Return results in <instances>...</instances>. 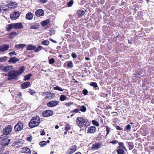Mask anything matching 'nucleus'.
Masks as SVG:
<instances>
[{
    "mask_svg": "<svg viewBox=\"0 0 154 154\" xmlns=\"http://www.w3.org/2000/svg\"><path fill=\"white\" fill-rule=\"evenodd\" d=\"M32 140V136H30L29 137H28L27 138V140L29 141H31Z\"/></svg>",
    "mask_w": 154,
    "mask_h": 154,
    "instance_id": "4d7b16f0",
    "label": "nucleus"
},
{
    "mask_svg": "<svg viewBox=\"0 0 154 154\" xmlns=\"http://www.w3.org/2000/svg\"><path fill=\"white\" fill-rule=\"evenodd\" d=\"M12 127L11 125H8L4 128L3 133L4 134L7 135L9 134L12 131Z\"/></svg>",
    "mask_w": 154,
    "mask_h": 154,
    "instance_id": "39448f33",
    "label": "nucleus"
},
{
    "mask_svg": "<svg viewBox=\"0 0 154 154\" xmlns=\"http://www.w3.org/2000/svg\"><path fill=\"white\" fill-rule=\"evenodd\" d=\"M54 60L53 58H51L49 60V63L50 64H52L54 63Z\"/></svg>",
    "mask_w": 154,
    "mask_h": 154,
    "instance_id": "a18cd8bd",
    "label": "nucleus"
},
{
    "mask_svg": "<svg viewBox=\"0 0 154 154\" xmlns=\"http://www.w3.org/2000/svg\"><path fill=\"white\" fill-rule=\"evenodd\" d=\"M79 111V110L78 109H75L74 110L70 112V113H71L72 112H75V113H76L78 112Z\"/></svg>",
    "mask_w": 154,
    "mask_h": 154,
    "instance_id": "8fccbe9b",
    "label": "nucleus"
},
{
    "mask_svg": "<svg viewBox=\"0 0 154 154\" xmlns=\"http://www.w3.org/2000/svg\"><path fill=\"white\" fill-rule=\"evenodd\" d=\"M8 59V57L6 56L0 57V62H5Z\"/></svg>",
    "mask_w": 154,
    "mask_h": 154,
    "instance_id": "473e14b6",
    "label": "nucleus"
},
{
    "mask_svg": "<svg viewBox=\"0 0 154 154\" xmlns=\"http://www.w3.org/2000/svg\"><path fill=\"white\" fill-rule=\"evenodd\" d=\"M86 109L85 106H82L80 107V110L82 112H85L86 111Z\"/></svg>",
    "mask_w": 154,
    "mask_h": 154,
    "instance_id": "58836bf2",
    "label": "nucleus"
},
{
    "mask_svg": "<svg viewBox=\"0 0 154 154\" xmlns=\"http://www.w3.org/2000/svg\"><path fill=\"white\" fill-rule=\"evenodd\" d=\"M29 92L31 95H33L35 94V92L34 91L31 90L30 89H29Z\"/></svg>",
    "mask_w": 154,
    "mask_h": 154,
    "instance_id": "09e8293b",
    "label": "nucleus"
},
{
    "mask_svg": "<svg viewBox=\"0 0 154 154\" xmlns=\"http://www.w3.org/2000/svg\"><path fill=\"white\" fill-rule=\"evenodd\" d=\"M17 6V4L14 2H11L8 5V7L10 9H14Z\"/></svg>",
    "mask_w": 154,
    "mask_h": 154,
    "instance_id": "2eb2a0df",
    "label": "nucleus"
},
{
    "mask_svg": "<svg viewBox=\"0 0 154 154\" xmlns=\"http://www.w3.org/2000/svg\"><path fill=\"white\" fill-rule=\"evenodd\" d=\"M20 15V12L18 11H14L10 15V18L12 20H16Z\"/></svg>",
    "mask_w": 154,
    "mask_h": 154,
    "instance_id": "0eeeda50",
    "label": "nucleus"
},
{
    "mask_svg": "<svg viewBox=\"0 0 154 154\" xmlns=\"http://www.w3.org/2000/svg\"><path fill=\"white\" fill-rule=\"evenodd\" d=\"M42 94L43 96H44L45 95H46V92H42Z\"/></svg>",
    "mask_w": 154,
    "mask_h": 154,
    "instance_id": "338daca9",
    "label": "nucleus"
},
{
    "mask_svg": "<svg viewBox=\"0 0 154 154\" xmlns=\"http://www.w3.org/2000/svg\"><path fill=\"white\" fill-rule=\"evenodd\" d=\"M118 142V141L117 140H115L110 141V142H109V143L113 144H115Z\"/></svg>",
    "mask_w": 154,
    "mask_h": 154,
    "instance_id": "3c124183",
    "label": "nucleus"
},
{
    "mask_svg": "<svg viewBox=\"0 0 154 154\" xmlns=\"http://www.w3.org/2000/svg\"><path fill=\"white\" fill-rule=\"evenodd\" d=\"M47 142L45 141H42L39 143V145L41 147H43L47 145Z\"/></svg>",
    "mask_w": 154,
    "mask_h": 154,
    "instance_id": "2f4dec72",
    "label": "nucleus"
},
{
    "mask_svg": "<svg viewBox=\"0 0 154 154\" xmlns=\"http://www.w3.org/2000/svg\"><path fill=\"white\" fill-rule=\"evenodd\" d=\"M33 17V14L31 12H29L26 14V19L28 20H32Z\"/></svg>",
    "mask_w": 154,
    "mask_h": 154,
    "instance_id": "4be33fe9",
    "label": "nucleus"
},
{
    "mask_svg": "<svg viewBox=\"0 0 154 154\" xmlns=\"http://www.w3.org/2000/svg\"><path fill=\"white\" fill-rule=\"evenodd\" d=\"M131 125L128 124L126 126V128L128 130H130L131 129Z\"/></svg>",
    "mask_w": 154,
    "mask_h": 154,
    "instance_id": "864d4df0",
    "label": "nucleus"
},
{
    "mask_svg": "<svg viewBox=\"0 0 154 154\" xmlns=\"http://www.w3.org/2000/svg\"><path fill=\"white\" fill-rule=\"evenodd\" d=\"M88 93L87 90L86 89H84L83 91V93L85 95H86Z\"/></svg>",
    "mask_w": 154,
    "mask_h": 154,
    "instance_id": "6e6d98bb",
    "label": "nucleus"
},
{
    "mask_svg": "<svg viewBox=\"0 0 154 154\" xmlns=\"http://www.w3.org/2000/svg\"><path fill=\"white\" fill-rule=\"evenodd\" d=\"M9 55L10 56H12L13 55H17V53L15 51H13L10 53L9 54Z\"/></svg>",
    "mask_w": 154,
    "mask_h": 154,
    "instance_id": "c03bdc74",
    "label": "nucleus"
},
{
    "mask_svg": "<svg viewBox=\"0 0 154 154\" xmlns=\"http://www.w3.org/2000/svg\"><path fill=\"white\" fill-rule=\"evenodd\" d=\"M9 78L8 79L9 80L13 79H15L18 75V74L17 70H12L8 72Z\"/></svg>",
    "mask_w": 154,
    "mask_h": 154,
    "instance_id": "7ed1b4c3",
    "label": "nucleus"
},
{
    "mask_svg": "<svg viewBox=\"0 0 154 154\" xmlns=\"http://www.w3.org/2000/svg\"><path fill=\"white\" fill-rule=\"evenodd\" d=\"M14 29H20L23 28V26L21 23H14Z\"/></svg>",
    "mask_w": 154,
    "mask_h": 154,
    "instance_id": "4468645a",
    "label": "nucleus"
},
{
    "mask_svg": "<svg viewBox=\"0 0 154 154\" xmlns=\"http://www.w3.org/2000/svg\"><path fill=\"white\" fill-rule=\"evenodd\" d=\"M66 99V97L63 95H61L60 97V99L61 101H63Z\"/></svg>",
    "mask_w": 154,
    "mask_h": 154,
    "instance_id": "e433bc0d",
    "label": "nucleus"
},
{
    "mask_svg": "<svg viewBox=\"0 0 154 154\" xmlns=\"http://www.w3.org/2000/svg\"><path fill=\"white\" fill-rule=\"evenodd\" d=\"M30 83L29 82H25L21 85V87L22 89H25L28 88L30 86Z\"/></svg>",
    "mask_w": 154,
    "mask_h": 154,
    "instance_id": "412c9836",
    "label": "nucleus"
},
{
    "mask_svg": "<svg viewBox=\"0 0 154 154\" xmlns=\"http://www.w3.org/2000/svg\"><path fill=\"white\" fill-rule=\"evenodd\" d=\"M67 66L70 68L72 67L73 66V63L72 62L69 61L68 63Z\"/></svg>",
    "mask_w": 154,
    "mask_h": 154,
    "instance_id": "37998d69",
    "label": "nucleus"
},
{
    "mask_svg": "<svg viewBox=\"0 0 154 154\" xmlns=\"http://www.w3.org/2000/svg\"><path fill=\"white\" fill-rule=\"evenodd\" d=\"M107 95H108L107 94H104V93H103V94L101 93V95H100V96H102V97H106L107 96Z\"/></svg>",
    "mask_w": 154,
    "mask_h": 154,
    "instance_id": "bf43d9fd",
    "label": "nucleus"
},
{
    "mask_svg": "<svg viewBox=\"0 0 154 154\" xmlns=\"http://www.w3.org/2000/svg\"><path fill=\"white\" fill-rule=\"evenodd\" d=\"M40 2L43 3H45L47 2V0H39Z\"/></svg>",
    "mask_w": 154,
    "mask_h": 154,
    "instance_id": "052dcab7",
    "label": "nucleus"
},
{
    "mask_svg": "<svg viewBox=\"0 0 154 154\" xmlns=\"http://www.w3.org/2000/svg\"><path fill=\"white\" fill-rule=\"evenodd\" d=\"M50 22L49 19H47L46 20L43 21L41 23V25L43 26H44L48 24Z\"/></svg>",
    "mask_w": 154,
    "mask_h": 154,
    "instance_id": "c85d7f7f",
    "label": "nucleus"
},
{
    "mask_svg": "<svg viewBox=\"0 0 154 154\" xmlns=\"http://www.w3.org/2000/svg\"><path fill=\"white\" fill-rule=\"evenodd\" d=\"M26 46V44H18L15 46V48H17V49L18 50L20 48H25Z\"/></svg>",
    "mask_w": 154,
    "mask_h": 154,
    "instance_id": "5701e85b",
    "label": "nucleus"
},
{
    "mask_svg": "<svg viewBox=\"0 0 154 154\" xmlns=\"http://www.w3.org/2000/svg\"><path fill=\"white\" fill-rule=\"evenodd\" d=\"M73 1L72 0H71L70 1V2L68 3V7H71L72 6V5L73 4Z\"/></svg>",
    "mask_w": 154,
    "mask_h": 154,
    "instance_id": "de8ad7c7",
    "label": "nucleus"
},
{
    "mask_svg": "<svg viewBox=\"0 0 154 154\" xmlns=\"http://www.w3.org/2000/svg\"><path fill=\"white\" fill-rule=\"evenodd\" d=\"M90 85L93 87L94 88H96L98 87L97 83L95 82H91L90 83Z\"/></svg>",
    "mask_w": 154,
    "mask_h": 154,
    "instance_id": "c756f323",
    "label": "nucleus"
},
{
    "mask_svg": "<svg viewBox=\"0 0 154 154\" xmlns=\"http://www.w3.org/2000/svg\"><path fill=\"white\" fill-rule=\"evenodd\" d=\"M1 143L2 145L5 146L8 145L10 141V140L6 137H4L3 135L1 136L0 137Z\"/></svg>",
    "mask_w": 154,
    "mask_h": 154,
    "instance_id": "423d86ee",
    "label": "nucleus"
},
{
    "mask_svg": "<svg viewBox=\"0 0 154 154\" xmlns=\"http://www.w3.org/2000/svg\"><path fill=\"white\" fill-rule=\"evenodd\" d=\"M101 144L100 143H97L93 144L92 146L91 149L96 150L100 148L101 147Z\"/></svg>",
    "mask_w": 154,
    "mask_h": 154,
    "instance_id": "f8f14e48",
    "label": "nucleus"
},
{
    "mask_svg": "<svg viewBox=\"0 0 154 154\" xmlns=\"http://www.w3.org/2000/svg\"><path fill=\"white\" fill-rule=\"evenodd\" d=\"M74 152V151L70 149L68 150L67 153L68 154H70L73 153Z\"/></svg>",
    "mask_w": 154,
    "mask_h": 154,
    "instance_id": "603ef678",
    "label": "nucleus"
},
{
    "mask_svg": "<svg viewBox=\"0 0 154 154\" xmlns=\"http://www.w3.org/2000/svg\"><path fill=\"white\" fill-rule=\"evenodd\" d=\"M71 149L72 150V151L75 152L76 150L77 149V147L75 146V145H74L73 146H72L71 148L70 149Z\"/></svg>",
    "mask_w": 154,
    "mask_h": 154,
    "instance_id": "49530a36",
    "label": "nucleus"
},
{
    "mask_svg": "<svg viewBox=\"0 0 154 154\" xmlns=\"http://www.w3.org/2000/svg\"><path fill=\"white\" fill-rule=\"evenodd\" d=\"M96 128L94 126L89 127L88 128V131L90 133H94L95 132Z\"/></svg>",
    "mask_w": 154,
    "mask_h": 154,
    "instance_id": "dca6fc26",
    "label": "nucleus"
},
{
    "mask_svg": "<svg viewBox=\"0 0 154 154\" xmlns=\"http://www.w3.org/2000/svg\"><path fill=\"white\" fill-rule=\"evenodd\" d=\"M92 122L93 124L96 126H99V124L98 122L96 120H93L92 121Z\"/></svg>",
    "mask_w": 154,
    "mask_h": 154,
    "instance_id": "f704fd0d",
    "label": "nucleus"
},
{
    "mask_svg": "<svg viewBox=\"0 0 154 154\" xmlns=\"http://www.w3.org/2000/svg\"><path fill=\"white\" fill-rule=\"evenodd\" d=\"M118 143L119 146H118L117 149H121L125 150H126V148L124 146L123 143L121 142H119Z\"/></svg>",
    "mask_w": 154,
    "mask_h": 154,
    "instance_id": "393cba45",
    "label": "nucleus"
},
{
    "mask_svg": "<svg viewBox=\"0 0 154 154\" xmlns=\"http://www.w3.org/2000/svg\"><path fill=\"white\" fill-rule=\"evenodd\" d=\"M26 67L24 66H22L20 68L19 70H17V72H18V75H20L22 74L25 70Z\"/></svg>",
    "mask_w": 154,
    "mask_h": 154,
    "instance_id": "aec40b11",
    "label": "nucleus"
},
{
    "mask_svg": "<svg viewBox=\"0 0 154 154\" xmlns=\"http://www.w3.org/2000/svg\"><path fill=\"white\" fill-rule=\"evenodd\" d=\"M49 40L52 41V42H55V43H56V41H54L51 38V39H49Z\"/></svg>",
    "mask_w": 154,
    "mask_h": 154,
    "instance_id": "69168bd1",
    "label": "nucleus"
},
{
    "mask_svg": "<svg viewBox=\"0 0 154 154\" xmlns=\"http://www.w3.org/2000/svg\"><path fill=\"white\" fill-rule=\"evenodd\" d=\"M23 124L21 122H19L14 127L15 131H19L22 130L23 128Z\"/></svg>",
    "mask_w": 154,
    "mask_h": 154,
    "instance_id": "20e7f679",
    "label": "nucleus"
},
{
    "mask_svg": "<svg viewBox=\"0 0 154 154\" xmlns=\"http://www.w3.org/2000/svg\"><path fill=\"white\" fill-rule=\"evenodd\" d=\"M36 48V46L33 45L32 44H29L27 45L26 49L27 50L30 51L35 49Z\"/></svg>",
    "mask_w": 154,
    "mask_h": 154,
    "instance_id": "6ab92c4d",
    "label": "nucleus"
},
{
    "mask_svg": "<svg viewBox=\"0 0 154 154\" xmlns=\"http://www.w3.org/2000/svg\"><path fill=\"white\" fill-rule=\"evenodd\" d=\"M59 103L58 101L56 100H51L49 102L47 103L48 106L52 107L55 106Z\"/></svg>",
    "mask_w": 154,
    "mask_h": 154,
    "instance_id": "9d476101",
    "label": "nucleus"
},
{
    "mask_svg": "<svg viewBox=\"0 0 154 154\" xmlns=\"http://www.w3.org/2000/svg\"><path fill=\"white\" fill-rule=\"evenodd\" d=\"M13 28L14 29V23H11L7 25L6 29L8 30H10Z\"/></svg>",
    "mask_w": 154,
    "mask_h": 154,
    "instance_id": "a878e982",
    "label": "nucleus"
},
{
    "mask_svg": "<svg viewBox=\"0 0 154 154\" xmlns=\"http://www.w3.org/2000/svg\"><path fill=\"white\" fill-rule=\"evenodd\" d=\"M116 128L119 130H121L122 129L119 126H117Z\"/></svg>",
    "mask_w": 154,
    "mask_h": 154,
    "instance_id": "680f3d73",
    "label": "nucleus"
},
{
    "mask_svg": "<svg viewBox=\"0 0 154 154\" xmlns=\"http://www.w3.org/2000/svg\"><path fill=\"white\" fill-rule=\"evenodd\" d=\"M85 11L83 10H78L77 12L78 15L79 17H81L82 16L85 14Z\"/></svg>",
    "mask_w": 154,
    "mask_h": 154,
    "instance_id": "cd10ccee",
    "label": "nucleus"
},
{
    "mask_svg": "<svg viewBox=\"0 0 154 154\" xmlns=\"http://www.w3.org/2000/svg\"><path fill=\"white\" fill-rule=\"evenodd\" d=\"M73 103V102H69L68 103H66L65 104V105L66 106H70Z\"/></svg>",
    "mask_w": 154,
    "mask_h": 154,
    "instance_id": "5fc2aeb1",
    "label": "nucleus"
},
{
    "mask_svg": "<svg viewBox=\"0 0 154 154\" xmlns=\"http://www.w3.org/2000/svg\"><path fill=\"white\" fill-rule=\"evenodd\" d=\"M53 114V112L51 110H48L44 111L42 114V116L45 117H48L51 116Z\"/></svg>",
    "mask_w": 154,
    "mask_h": 154,
    "instance_id": "6e6552de",
    "label": "nucleus"
},
{
    "mask_svg": "<svg viewBox=\"0 0 154 154\" xmlns=\"http://www.w3.org/2000/svg\"><path fill=\"white\" fill-rule=\"evenodd\" d=\"M85 59L86 60H90V58H88V57H86L85 58Z\"/></svg>",
    "mask_w": 154,
    "mask_h": 154,
    "instance_id": "774afa93",
    "label": "nucleus"
},
{
    "mask_svg": "<svg viewBox=\"0 0 154 154\" xmlns=\"http://www.w3.org/2000/svg\"><path fill=\"white\" fill-rule=\"evenodd\" d=\"M30 26L29 27L30 29H37L39 28L40 26L39 23L37 22L32 23L30 24Z\"/></svg>",
    "mask_w": 154,
    "mask_h": 154,
    "instance_id": "1a4fd4ad",
    "label": "nucleus"
},
{
    "mask_svg": "<svg viewBox=\"0 0 154 154\" xmlns=\"http://www.w3.org/2000/svg\"><path fill=\"white\" fill-rule=\"evenodd\" d=\"M70 128V127L69 125H65V130L67 131L69 130Z\"/></svg>",
    "mask_w": 154,
    "mask_h": 154,
    "instance_id": "79ce46f5",
    "label": "nucleus"
},
{
    "mask_svg": "<svg viewBox=\"0 0 154 154\" xmlns=\"http://www.w3.org/2000/svg\"><path fill=\"white\" fill-rule=\"evenodd\" d=\"M45 132L43 131H42V133H41L40 134L41 135H45Z\"/></svg>",
    "mask_w": 154,
    "mask_h": 154,
    "instance_id": "0e129e2a",
    "label": "nucleus"
},
{
    "mask_svg": "<svg viewBox=\"0 0 154 154\" xmlns=\"http://www.w3.org/2000/svg\"><path fill=\"white\" fill-rule=\"evenodd\" d=\"M13 69V66H6L3 67L2 69V71H4L5 72H10L12 71V69Z\"/></svg>",
    "mask_w": 154,
    "mask_h": 154,
    "instance_id": "9b49d317",
    "label": "nucleus"
},
{
    "mask_svg": "<svg viewBox=\"0 0 154 154\" xmlns=\"http://www.w3.org/2000/svg\"><path fill=\"white\" fill-rule=\"evenodd\" d=\"M40 122V119L38 116L33 117L29 123L30 127L33 128L38 126Z\"/></svg>",
    "mask_w": 154,
    "mask_h": 154,
    "instance_id": "f03ea898",
    "label": "nucleus"
},
{
    "mask_svg": "<svg viewBox=\"0 0 154 154\" xmlns=\"http://www.w3.org/2000/svg\"><path fill=\"white\" fill-rule=\"evenodd\" d=\"M44 13V10H36L35 14L37 17H40L43 15Z\"/></svg>",
    "mask_w": 154,
    "mask_h": 154,
    "instance_id": "a211bd4d",
    "label": "nucleus"
},
{
    "mask_svg": "<svg viewBox=\"0 0 154 154\" xmlns=\"http://www.w3.org/2000/svg\"><path fill=\"white\" fill-rule=\"evenodd\" d=\"M106 131H107V134H108L109 132V130L107 128H106Z\"/></svg>",
    "mask_w": 154,
    "mask_h": 154,
    "instance_id": "e2e57ef3",
    "label": "nucleus"
},
{
    "mask_svg": "<svg viewBox=\"0 0 154 154\" xmlns=\"http://www.w3.org/2000/svg\"><path fill=\"white\" fill-rule=\"evenodd\" d=\"M17 34L16 32H13L10 33L9 35L11 38H13L14 36H16Z\"/></svg>",
    "mask_w": 154,
    "mask_h": 154,
    "instance_id": "72a5a7b5",
    "label": "nucleus"
},
{
    "mask_svg": "<svg viewBox=\"0 0 154 154\" xmlns=\"http://www.w3.org/2000/svg\"><path fill=\"white\" fill-rule=\"evenodd\" d=\"M76 122L77 125L80 128L83 126L87 127L90 125V123L88 121L82 117L77 118Z\"/></svg>",
    "mask_w": 154,
    "mask_h": 154,
    "instance_id": "f257e3e1",
    "label": "nucleus"
},
{
    "mask_svg": "<svg viewBox=\"0 0 154 154\" xmlns=\"http://www.w3.org/2000/svg\"><path fill=\"white\" fill-rule=\"evenodd\" d=\"M9 48V46L8 45H4L0 46V51L3 52L8 49Z\"/></svg>",
    "mask_w": 154,
    "mask_h": 154,
    "instance_id": "ddd939ff",
    "label": "nucleus"
},
{
    "mask_svg": "<svg viewBox=\"0 0 154 154\" xmlns=\"http://www.w3.org/2000/svg\"><path fill=\"white\" fill-rule=\"evenodd\" d=\"M42 48V46H38L37 48H35V52H37L39 51L40 50H41Z\"/></svg>",
    "mask_w": 154,
    "mask_h": 154,
    "instance_id": "ea45409f",
    "label": "nucleus"
},
{
    "mask_svg": "<svg viewBox=\"0 0 154 154\" xmlns=\"http://www.w3.org/2000/svg\"><path fill=\"white\" fill-rule=\"evenodd\" d=\"M117 152L118 154H123L125 152L123 149H117Z\"/></svg>",
    "mask_w": 154,
    "mask_h": 154,
    "instance_id": "7c9ffc66",
    "label": "nucleus"
},
{
    "mask_svg": "<svg viewBox=\"0 0 154 154\" xmlns=\"http://www.w3.org/2000/svg\"><path fill=\"white\" fill-rule=\"evenodd\" d=\"M19 61V59L16 58V57H13L10 58V59L8 61V62L10 63H14L16 62Z\"/></svg>",
    "mask_w": 154,
    "mask_h": 154,
    "instance_id": "f3484780",
    "label": "nucleus"
},
{
    "mask_svg": "<svg viewBox=\"0 0 154 154\" xmlns=\"http://www.w3.org/2000/svg\"><path fill=\"white\" fill-rule=\"evenodd\" d=\"M54 89L55 90H57L60 91H63V89L59 87L58 86H56L54 88Z\"/></svg>",
    "mask_w": 154,
    "mask_h": 154,
    "instance_id": "4c0bfd02",
    "label": "nucleus"
},
{
    "mask_svg": "<svg viewBox=\"0 0 154 154\" xmlns=\"http://www.w3.org/2000/svg\"><path fill=\"white\" fill-rule=\"evenodd\" d=\"M72 57L73 58H75L77 57V55L75 53H72L71 54Z\"/></svg>",
    "mask_w": 154,
    "mask_h": 154,
    "instance_id": "13d9d810",
    "label": "nucleus"
},
{
    "mask_svg": "<svg viewBox=\"0 0 154 154\" xmlns=\"http://www.w3.org/2000/svg\"><path fill=\"white\" fill-rule=\"evenodd\" d=\"M49 43V42L48 40H45L42 42V44L43 45H47Z\"/></svg>",
    "mask_w": 154,
    "mask_h": 154,
    "instance_id": "a19ab883",
    "label": "nucleus"
},
{
    "mask_svg": "<svg viewBox=\"0 0 154 154\" xmlns=\"http://www.w3.org/2000/svg\"><path fill=\"white\" fill-rule=\"evenodd\" d=\"M32 74L31 73L29 74L28 75H27L24 76L25 79L24 80H28L30 79V77L32 75Z\"/></svg>",
    "mask_w": 154,
    "mask_h": 154,
    "instance_id": "c9c22d12",
    "label": "nucleus"
},
{
    "mask_svg": "<svg viewBox=\"0 0 154 154\" xmlns=\"http://www.w3.org/2000/svg\"><path fill=\"white\" fill-rule=\"evenodd\" d=\"M53 94L51 93L50 92H46V96L45 97V99L50 98L51 99L53 97Z\"/></svg>",
    "mask_w": 154,
    "mask_h": 154,
    "instance_id": "b1692460",
    "label": "nucleus"
},
{
    "mask_svg": "<svg viewBox=\"0 0 154 154\" xmlns=\"http://www.w3.org/2000/svg\"><path fill=\"white\" fill-rule=\"evenodd\" d=\"M23 150L26 154H30L31 151L27 147H25L23 149Z\"/></svg>",
    "mask_w": 154,
    "mask_h": 154,
    "instance_id": "bb28decb",
    "label": "nucleus"
}]
</instances>
